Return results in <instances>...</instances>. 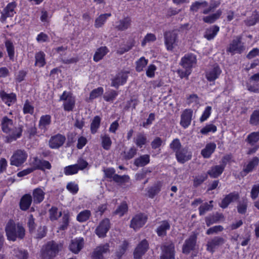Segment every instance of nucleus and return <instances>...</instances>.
Returning <instances> with one entry per match:
<instances>
[{"mask_svg":"<svg viewBox=\"0 0 259 259\" xmlns=\"http://www.w3.org/2000/svg\"><path fill=\"white\" fill-rule=\"evenodd\" d=\"M6 232L8 239L13 241L17 238L23 239L25 236V229L20 224H15L13 221H10L6 227Z\"/></svg>","mask_w":259,"mask_h":259,"instance_id":"f257e3e1","label":"nucleus"},{"mask_svg":"<svg viewBox=\"0 0 259 259\" xmlns=\"http://www.w3.org/2000/svg\"><path fill=\"white\" fill-rule=\"evenodd\" d=\"M62 248V244L54 241L48 242L42 251L44 259H52L55 257Z\"/></svg>","mask_w":259,"mask_h":259,"instance_id":"f03ea898","label":"nucleus"},{"mask_svg":"<svg viewBox=\"0 0 259 259\" xmlns=\"http://www.w3.org/2000/svg\"><path fill=\"white\" fill-rule=\"evenodd\" d=\"M164 45L168 51L173 52L178 46V36L176 31H167L164 33Z\"/></svg>","mask_w":259,"mask_h":259,"instance_id":"7ed1b4c3","label":"nucleus"},{"mask_svg":"<svg viewBox=\"0 0 259 259\" xmlns=\"http://www.w3.org/2000/svg\"><path fill=\"white\" fill-rule=\"evenodd\" d=\"M241 39V36H236L227 47L226 52L231 53L232 55L235 54H241L245 49Z\"/></svg>","mask_w":259,"mask_h":259,"instance_id":"20e7f679","label":"nucleus"},{"mask_svg":"<svg viewBox=\"0 0 259 259\" xmlns=\"http://www.w3.org/2000/svg\"><path fill=\"white\" fill-rule=\"evenodd\" d=\"M59 101H63V107L65 111H72L75 107V97L69 92L64 91L60 96Z\"/></svg>","mask_w":259,"mask_h":259,"instance_id":"39448f33","label":"nucleus"},{"mask_svg":"<svg viewBox=\"0 0 259 259\" xmlns=\"http://www.w3.org/2000/svg\"><path fill=\"white\" fill-rule=\"evenodd\" d=\"M27 156V153L24 150H17L11 156L10 164L12 165L19 166L26 161Z\"/></svg>","mask_w":259,"mask_h":259,"instance_id":"423d86ee","label":"nucleus"},{"mask_svg":"<svg viewBox=\"0 0 259 259\" xmlns=\"http://www.w3.org/2000/svg\"><path fill=\"white\" fill-rule=\"evenodd\" d=\"M23 128V125L20 124L14 126L10 132L6 133L8 135L5 138V142L10 143L20 138L22 136Z\"/></svg>","mask_w":259,"mask_h":259,"instance_id":"0eeeda50","label":"nucleus"},{"mask_svg":"<svg viewBox=\"0 0 259 259\" xmlns=\"http://www.w3.org/2000/svg\"><path fill=\"white\" fill-rule=\"evenodd\" d=\"M110 253V245L108 243L97 246L92 254V259H104V255Z\"/></svg>","mask_w":259,"mask_h":259,"instance_id":"6e6552de","label":"nucleus"},{"mask_svg":"<svg viewBox=\"0 0 259 259\" xmlns=\"http://www.w3.org/2000/svg\"><path fill=\"white\" fill-rule=\"evenodd\" d=\"M161 259L175 258V245L172 243H166L161 247Z\"/></svg>","mask_w":259,"mask_h":259,"instance_id":"1a4fd4ad","label":"nucleus"},{"mask_svg":"<svg viewBox=\"0 0 259 259\" xmlns=\"http://www.w3.org/2000/svg\"><path fill=\"white\" fill-rule=\"evenodd\" d=\"M192 156V152L187 146L183 147L176 153V157L178 162L182 164L190 160Z\"/></svg>","mask_w":259,"mask_h":259,"instance_id":"9d476101","label":"nucleus"},{"mask_svg":"<svg viewBox=\"0 0 259 259\" xmlns=\"http://www.w3.org/2000/svg\"><path fill=\"white\" fill-rule=\"evenodd\" d=\"M110 228L109 219H103L95 230L96 235L100 238H104L106 236L107 232Z\"/></svg>","mask_w":259,"mask_h":259,"instance_id":"9b49d317","label":"nucleus"},{"mask_svg":"<svg viewBox=\"0 0 259 259\" xmlns=\"http://www.w3.org/2000/svg\"><path fill=\"white\" fill-rule=\"evenodd\" d=\"M196 56L192 54H186L182 58L180 65L185 69H190L194 67L196 64Z\"/></svg>","mask_w":259,"mask_h":259,"instance_id":"f8f14e48","label":"nucleus"},{"mask_svg":"<svg viewBox=\"0 0 259 259\" xmlns=\"http://www.w3.org/2000/svg\"><path fill=\"white\" fill-rule=\"evenodd\" d=\"M225 242V240L222 237L215 236L207 241L206 244V250L213 253L216 248L223 245Z\"/></svg>","mask_w":259,"mask_h":259,"instance_id":"ddd939ff","label":"nucleus"},{"mask_svg":"<svg viewBox=\"0 0 259 259\" xmlns=\"http://www.w3.org/2000/svg\"><path fill=\"white\" fill-rule=\"evenodd\" d=\"M147 217L143 213L136 214L131 221L130 227L137 230L144 225Z\"/></svg>","mask_w":259,"mask_h":259,"instance_id":"4468645a","label":"nucleus"},{"mask_svg":"<svg viewBox=\"0 0 259 259\" xmlns=\"http://www.w3.org/2000/svg\"><path fill=\"white\" fill-rule=\"evenodd\" d=\"M197 240V235L193 234L190 236L187 239L184 243L182 247V252L183 253L188 254L191 251L195 249Z\"/></svg>","mask_w":259,"mask_h":259,"instance_id":"2eb2a0df","label":"nucleus"},{"mask_svg":"<svg viewBox=\"0 0 259 259\" xmlns=\"http://www.w3.org/2000/svg\"><path fill=\"white\" fill-rule=\"evenodd\" d=\"M16 6L17 4L14 2L9 3L1 13V21L4 22L7 18L13 17L16 13L15 9Z\"/></svg>","mask_w":259,"mask_h":259,"instance_id":"dca6fc26","label":"nucleus"},{"mask_svg":"<svg viewBox=\"0 0 259 259\" xmlns=\"http://www.w3.org/2000/svg\"><path fill=\"white\" fill-rule=\"evenodd\" d=\"M149 243L146 239L142 240L137 246L134 251V257L136 259L140 258L148 250Z\"/></svg>","mask_w":259,"mask_h":259,"instance_id":"f3484780","label":"nucleus"},{"mask_svg":"<svg viewBox=\"0 0 259 259\" xmlns=\"http://www.w3.org/2000/svg\"><path fill=\"white\" fill-rule=\"evenodd\" d=\"M65 140V137L61 134L52 136L49 141V147L51 149H58L64 144Z\"/></svg>","mask_w":259,"mask_h":259,"instance_id":"a211bd4d","label":"nucleus"},{"mask_svg":"<svg viewBox=\"0 0 259 259\" xmlns=\"http://www.w3.org/2000/svg\"><path fill=\"white\" fill-rule=\"evenodd\" d=\"M128 78V72L121 71L112 79L111 86L118 89L121 85H123L127 81Z\"/></svg>","mask_w":259,"mask_h":259,"instance_id":"6ab92c4d","label":"nucleus"},{"mask_svg":"<svg viewBox=\"0 0 259 259\" xmlns=\"http://www.w3.org/2000/svg\"><path fill=\"white\" fill-rule=\"evenodd\" d=\"M239 198L238 192L236 191L231 192L225 196L221 203H219V206L223 209L226 208L232 202L237 201Z\"/></svg>","mask_w":259,"mask_h":259,"instance_id":"aec40b11","label":"nucleus"},{"mask_svg":"<svg viewBox=\"0 0 259 259\" xmlns=\"http://www.w3.org/2000/svg\"><path fill=\"white\" fill-rule=\"evenodd\" d=\"M193 115V110L185 109L181 115L180 124L184 128H187L191 124Z\"/></svg>","mask_w":259,"mask_h":259,"instance_id":"412c9836","label":"nucleus"},{"mask_svg":"<svg viewBox=\"0 0 259 259\" xmlns=\"http://www.w3.org/2000/svg\"><path fill=\"white\" fill-rule=\"evenodd\" d=\"M84 240L82 238H76L71 240L69 248L71 252L77 254L82 248Z\"/></svg>","mask_w":259,"mask_h":259,"instance_id":"4be33fe9","label":"nucleus"},{"mask_svg":"<svg viewBox=\"0 0 259 259\" xmlns=\"http://www.w3.org/2000/svg\"><path fill=\"white\" fill-rule=\"evenodd\" d=\"M221 73L220 67L215 65L206 72V77L209 81H213L219 78Z\"/></svg>","mask_w":259,"mask_h":259,"instance_id":"5701e85b","label":"nucleus"},{"mask_svg":"<svg viewBox=\"0 0 259 259\" xmlns=\"http://www.w3.org/2000/svg\"><path fill=\"white\" fill-rule=\"evenodd\" d=\"M170 228L169 222L167 220L162 221L159 223L156 232L159 237H164L166 235V232Z\"/></svg>","mask_w":259,"mask_h":259,"instance_id":"b1692460","label":"nucleus"},{"mask_svg":"<svg viewBox=\"0 0 259 259\" xmlns=\"http://www.w3.org/2000/svg\"><path fill=\"white\" fill-rule=\"evenodd\" d=\"M132 19L126 17L116 23L115 28L119 31H125L131 27Z\"/></svg>","mask_w":259,"mask_h":259,"instance_id":"393cba45","label":"nucleus"},{"mask_svg":"<svg viewBox=\"0 0 259 259\" xmlns=\"http://www.w3.org/2000/svg\"><path fill=\"white\" fill-rule=\"evenodd\" d=\"M225 167V164L213 166L207 171L206 174L208 175L212 178H217L223 173Z\"/></svg>","mask_w":259,"mask_h":259,"instance_id":"a878e982","label":"nucleus"},{"mask_svg":"<svg viewBox=\"0 0 259 259\" xmlns=\"http://www.w3.org/2000/svg\"><path fill=\"white\" fill-rule=\"evenodd\" d=\"M32 201V196L30 194H25L20 199L19 202L20 208L23 211L27 210L30 206Z\"/></svg>","mask_w":259,"mask_h":259,"instance_id":"bb28decb","label":"nucleus"},{"mask_svg":"<svg viewBox=\"0 0 259 259\" xmlns=\"http://www.w3.org/2000/svg\"><path fill=\"white\" fill-rule=\"evenodd\" d=\"M51 122V117L50 115H44L40 117L39 123L38 127L45 132L47 131L50 124Z\"/></svg>","mask_w":259,"mask_h":259,"instance_id":"cd10ccee","label":"nucleus"},{"mask_svg":"<svg viewBox=\"0 0 259 259\" xmlns=\"http://www.w3.org/2000/svg\"><path fill=\"white\" fill-rule=\"evenodd\" d=\"M216 148V144L214 143H209L206 145L205 147L201 151V154L205 158H208L214 152Z\"/></svg>","mask_w":259,"mask_h":259,"instance_id":"c85d7f7f","label":"nucleus"},{"mask_svg":"<svg viewBox=\"0 0 259 259\" xmlns=\"http://www.w3.org/2000/svg\"><path fill=\"white\" fill-rule=\"evenodd\" d=\"M224 215L222 213H216L215 214L210 215L205 218V222L207 227L211 225L217 223L224 219Z\"/></svg>","mask_w":259,"mask_h":259,"instance_id":"c756f323","label":"nucleus"},{"mask_svg":"<svg viewBox=\"0 0 259 259\" xmlns=\"http://www.w3.org/2000/svg\"><path fill=\"white\" fill-rule=\"evenodd\" d=\"M219 30L220 28L218 26H212L205 30L204 37L208 40L213 39L219 31Z\"/></svg>","mask_w":259,"mask_h":259,"instance_id":"7c9ffc66","label":"nucleus"},{"mask_svg":"<svg viewBox=\"0 0 259 259\" xmlns=\"http://www.w3.org/2000/svg\"><path fill=\"white\" fill-rule=\"evenodd\" d=\"M150 155L148 154H144L136 158L134 164L137 167H143L148 164L150 162Z\"/></svg>","mask_w":259,"mask_h":259,"instance_id":"2f4dec72","label":"nucleus"},{"mask_svg":"<svg viewBox=\"0 0 259 259\" xmlns=\"http://www.w3.org/2000/svg\"><path fill=\"white\" fill-rule=\"evenodd\" d=\"M147 142V137L144 133H138L134 138V142L139 148H142Z\"/></svg>","mask_w":259,"mask_h":259,"instance_id":"473e14b6","label":"nucleus"},{"mask_svg":"<svg viewBox=\"0 0 259 259\" xmlns=\"http://www.w3.org/2000/svg\"><path fill=\"white\" fill-rule=\"evenodd\" d=\"M1 124L2 131L6 134L10 132V130L15 126L13 124V120L7 116L3 118Z\"/></svg>","mask_w":259,"mask_h":259,"instance_id":"72a5a7b5","label":"nucleus"},{"mask_svg":"<svg viewBox=\"0 0 259 259\" xmlns=\"http://www.w3.org/2000/svg\"><path fill=\"white\" fill-rule=\"evenodd\" d=\"M45 193L43 190L40 188H37L33 190L32 195L34 202L35 203H40L45 198Z\"/></svg>","mask_w":259,"mask_h":259,"instance_id":"f704fd0d","label":"nucleus"},{"mask_svg":"<svg viewBox=\"0 0 259 259\" xmlns=\"http://www.w3.org/2000/svg\"><path fill=\"white\" fill-rule=\"evenodd\" d=\"M248 202L246 198H243L238 202L237 205V211L239 214H245L247 210Z\"/></svg>","mask_w":259,"mask_h":259,"instance_id":"c9c22d12","label":"nucleus"},{"mask_svg":"<svg viewBox=\"0 0 259 259\" xmlns=\"http://www.w3.org/2000/svg\"><path fill=\"white\" fill-rule=\"evenodd\" d=\"M259 163V159L257 157H253L245 166L243 169V171L246 174L251 172L254 168L258 165Z\"/></svg>","mask_w":259,"mask_h":259,"instance_id":"e433bc0d","label":"nucleus"},{"mask_svg":"<svg viewBox=\"0 0 259 259\" xmlns=\"http://www.w3.org/2000/svg\"><path fill=\"white\" fill-rule=\"evenodd\" d=\"M0 96L2 100L9 106L11 103L16 100V96L14 94H7L3 91L0 92Z\"/></svg>","mask_w":259,"mask_h":259,"instance_id":"4c0bfd02","label":"nucleus"},{"mask_svg":"<svg viewBox=\"0 0 259 259\" xmlns=\"http://www.w3.org/2000/svg\"><path fill=\"white\" fill-rule=\"evenodd\" d=\"M107 51L108 49L106 47H102L98 49L94 56V60L95 62H98L101 60L107 53Z\"/></svg>","mask_w":259,"mask_h":259,"instance_id":"58836bf2","label":"nucleus"},{"mask_svg":"<svg viewBox=\"0 0 259 259\" xmlns=\"http://www.w3.org/2000/svg\"><path fill=\"white\" fill-rule=\"evenodd\" d=\"M222 11L221 10H218L216 12V13L212 14L210 15L204 17L203 18V20L205 23H212L220 18L221 15H222Z\"/></svg>","mask_w":259,"mask_h":259,"instance_id":"ea45409f","label":"nucleus"},{"mask_svg":"<svg viewBox=\"0 0 259 259\" xmlns=\"http://www.w3.org/2000/svg\"><path fill=\"white\" fill-rule=\"evenodd\" d=\"M161 187V185L160 183H157L148 188L147 192L148 196L151 198H153L160 191Z\"/></svg>","mask_w":259,"mask_h":259,"instance_id":"a19ab883","label":"nucleus"},{"mask_svg":"<svg viewBox=\"0 0 259 259\" xmlns=\"http://www.w3.org/2000/svg\"><path fill=\"white\" fill-rule=\"evenodd\" d=\"M35 66L39 67H43L45 64V54L42 52H39L37 53L35 56Z\"/></svg>","mask_w":259,"mask_h":259,"instance_id":"79ce46f5","label":"nucleus"},{"mask_svg":"<svg viewBox=\"0 0 259 259\" xmlns=\"http://www.w3.org/2000/svg\"><path fill=\"white\" fill-rule=\"evenodd\" d=\"M91 215V211L84 210L80 211L76 217V220L80 223H83L88 220Z\"/></svg>","mask_w":259,"mask_h":259,"instance_id":"37998d69","label":"nucleus"},{"mask_svg":"<svg viewBox=\"0 0 259 259\" xmlns=\"http://www.w3.org/2000/svg\"><path fill=\"white\" fill-rule=\"evenodd\" d=\"M111 16V13H106L100 15L96 20L95 26L96 28L101 27L106 22L107 18Z\"/></svg>","mask_w":259,"mask_h":259,"instance_id":"c03bdc74","label":"nucleus"},{"mask_svg":"<svg viewBox=\"0 0 259 259\" xmlns=\"http://www.w3.org/2000/svg\"><path fill=\"white\" fill-rule=\"evenodd\" d=\"M208 3L205 1H196L190 7V10L193 12H197L199 9L207 7Z\"/></svg>","mask_w":259,"mask_h":259,"instance_id":"a18cd8bd","label":"nucleus"},{"mask_svg":"<svg viewBox=\"0 0 259 259\" xmlns=\"http://www.w3.org/2000/svg\"><path fill=\"white\" fill-rule=\"evenodd\" d=\"M101 119L99 116H96L94 117L91 123V132L93 134L97 133L98 129L100 126Z\"/></svg>","mask_w":259,"mask_h":259,"instance_id":"49530a36","label":"nucleus"},{"mask_svg":"<svg viewBox=\"0 0 259 259\" xmlns=\"http://www.w3.org/2000/svg\"><path fill=\"white\" fill-rule=\"evenodd\" d=\"M207 179V175L205 173L198 175L194 177L193 187L197 188L201 185Z\"/></svg>","mask_w":259,"mask_h":259,"instance_id":"de8ad7c7","label":"nucleus"},{"mask_svg":"<svg viewBox=\"0 0 259 259\" xmlns=\"http://www.w3.org/2000/svg\"><path fill=\"white\" fill-rule=\"evenodd\" d=\"M70 219V214L68 212H64L62 219L61 224L59 227L60 230H65L67 229Z\"/></svg>","mask_w":259,"mask_h":259,"instance_id":"09e8293b","label":"nucleus"},{"mask_svg":"<svg viewBox=\"0 0 259 259\" xmlns=\"http://www.w3.org/2000/svg\"><path fill=\"white\" fill-rule=\"evenodd\" d=\"M212 202L213 201L211 200L209 203L206 202L201 205L199 207V214L200 215H204L206 212L211 210L213 207Z\"/></svg>","mask_w":259,"mask_h":259,"instance_id":"8fccbe9b","label":"nucleus"},{"mask_svg":"<svg viewBox=\"0 0 259 259\" xmlns=\"http://www.w3.org/2000/svg\"><path fill=\"white\" fill-rule=\"evenodd\" d=\"M101 138L102 139V145L103 148L105 150H109L110 148L112 143L110 137L108 135L105 134L104 135H101Z\"/></svg>","mask_w":259,"mask_h":259,"instance_id":"3c124183","label":"nucleus"},{"mask_svg":"<svg viewBox=\"0 0 259 259\" xmlns=\"http://www.w3.org/2000/svg\"><path fill=\"white\" fill-rule=\"evenodd\" d=\"M78 171V167L75 164L68 165L64 168V172L66 176L76 174Z\"/></svg>","mask_w":259,"mask_h":259,"instance_id":"603ef678","label":"nucleus"},{"mask_svg":"<svg viewBox=\"0 0 259 259\" xmlns=\"http://www.w3.org/2000/svg\"><path fill=\"white\" fill-rule=\"evenodd\" d=\"M5 46L10 59L11 60L13 59L15 51L14 47L12 42L9 40H6L5 42Z\"/></svg>","mask_w":259,"mask_h":259,"instance_id":"864d4df0","label":"nucleus"},{"mask_svg":"<svg viewBox=\"0 0 259 259\" xmlns=\"http://www.w3.org/2000/svg\"><path fill=\"white\" fill-rule=\"evenodd\" d=\"M246 140L250 145H254L259 141V132H252L249 134Z\"/></svg>","mask_w":259,"mask_h":259,"instance_id":"5fc2aeb1","label":"nucleus"},{"mask_svg":"<svg viewBox=\"0 0 259 259\" xmlns=\"http://www.w3.org/2000/svg\"><path fill=\"white\" fill-rule=\"evenodd\" d=\"M13 255L15 256V259H27L28 253L25 250H20L18 248L13 250Z\"/></svg>","mask_w":259,"mask_h":259,"instance_id":"6e6d98bb","label":"nucleus"},{"mask_svg":"<svg viewBox=\"0 0 259 259\" xmlns=\"http://www.w3.org/2000/svg\"><path fill=\"white\" fill-rule=\"evenodd\" d=\"M127 204L125 202H122L114 212V214L122 217L127 211Z\"/></svg>","mask_w":259,"mask_h":259,"instance_id":"4d7b16f0","label":"nucleus"},{"mask_svg":"<svg viewBox=\"0 0 259 259\" xmlns=\"http://www.w3.org/2000/svg\"><path fill=\"white\" fill-rule=\"evenodd\" d=\"M148 60L145 59L144 57H141L136 62V71L138 72L142 71L144 68L147 65Z\"/></svg>","mask_w":259,"mask_h":259,"instance_id":"13d9d810","label":"nucleus"},{"mask_svg":"<svg viewBox=\"0 0 259 259\" xmlns=\"http://www.w3.org/2000/svg\"><path fill=\"white\" fill-rule=\"evenodd\" d=\"M118 93L114 90H111L108 92L105 93L103 96L104 99L107 102H112L115 100Z\"/></svg>","mask_w":259,"mask_h":259,"instance_id":"bf43d9fd","label":"nucleus"},{"mask_svg":"<svg viewBox=\"0 0 259 259\" xmlns=\"http://www.w3.org/2000/svg\"><path fill=\"white\" fill-rule=\"evenodd\" d=\"M249 123L253 125H259V110H254L251 114Z\"/></svg>","mask_w":259,"mask_h":259,"instance_id":"052dcab7","label":"nucleus"},{"mask_svg":"<svg viewBox=\"0 0 259 259\" xmlns=\"http://www.w3.org/2000/svg\"><path fill=\"white\" fill-rule=\"evenodd\" d=\"M112 179L116 183H124L128 181L130 177L127 175L120 176L117 174H115Z\"/></svg>","mask_w":259,"mask_h":259,"instance_id":"680f3d73","label":"nucleus"},{"mask_svg":"<svg viewBox=\"0 0 259 259\" xmlns=\"http://www.w3.org/2000/svg\"><path fill=\"white\" fill-rule=\"evenodd\" d=\"M169 147L170 148L172 149L175 153L183 148L182 147V145L180 140L178 138L175 139L171 142L169 145Z\"/></svg>","mask_w":259,"mask_h":259,"instance_id":"e2e57ef3","label":"nucleus"},{"mask_svg":"<svg viewBox=\"0 0 259 259\" xmlns=\"http://www.w3.org/2000/svg\"><path fill=\"white\" fill-rule=\"evenodd\" d=\"M50 218L52 221L57 220L62 215L61 212L58 213V208L56 207H52L49 210Z\"/></svg>","mask_w":259,"mask_h":259,"instance_id":"0e129e2a","label":"nucleus"},{"mask_svg":"<svg viewBox=\"0 0 259 259\" xmlns=\"http://www.w3.org/2000/svg\"><path fill=\"white\" fill-rule=\"evenodd\" d=\"M259 22V13L253 14L252 16L245 21V23L248 26H253Z\"/></svg>","mask_w":259,"mask_h":259,"instance_id":"69168bd1","label":"nucleus"},{"mask_svg":"<svg viewBox=\"0 0 259 259\" xmlns=\"http://www.w3.org/2000/svg\"><path fill=\"white\" fill-rule=\"evenodd\" d=\"M104 89L102 87H99L93 90L90 93V99L93 100L96 99L103 94Z\"/></svg>","mask_w":259,"mask_h":259,"instance_id":"338daca9","label":"nucleus"},{"mask_svg":"<svg viewBox=\"0 0 259 259\" xmlns=\"http://www.w3.org/2000/svg\"><path fill=\"white\" fill-rule=\"evenodd\" d=\"M217 126L212 124H207L200 130V133L206 135L209 132L214 133L217 131Z\"/></svg>","mask_w":259,"mask_h":259,"instance_id":"774afa93","label":"nucleus"}]
</instances>
